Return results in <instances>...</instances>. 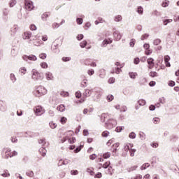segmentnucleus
Wrapping results in <instances>:
<instances>
[{
    "instance_id": "23",
    "label": "nucleus",
    "mask_w": 179,
    "mask_h": 179,
    "mask_svg": "<svg viewBox=\"0 0 179 179\" xmlns=\"http://www.w3.org/2000/svg\"><path fill=\"white\" fill-rule=\"evenodd\" d=\"M149 76L151 78H157V76H159V73H157L156 71H150Z\"/></svg>"
},
{
    "instance_id": "27",
    "label": "nucleus",
    "mask_w": 179,
    "mask_h": 179,
    "mask_svg": "<svg viewBox=\"0 0 179 179\" xmlns=\"http://www.w3.org/2000/svg\"><path fill=\"white\" fill-rule=\"evenodd\" d=\"M171 22H173L172 19H167V20H163V23H164V26H167V24H169V23H171Z\"/></svg>"
},
{
    "instance_id": "13",
    "label": "nucleus",
    "mask_w": 179,
    "mask_h": 179,
    "mask_svg": "<svg viewBox=\"0 0 179 179\" xmlns=\"http://www.w3.org/2000/svg\"><path fill=\"white\" fill-rule=\"evenodd\" d=\"M113 43V39H105L101 44V47H107L108 44H111Z\"/></svg>"
},
{
    "instance_id": "22",
    "label": "nucleus",
    "mask_w": 179,
    "mask_h": 179,
    "mask_svg": "<svg viewBox=\"0 0 179 179\" xmlns=\"http://www.w3.org/2000/svg\"><path fill=\"white\" fill-rule=\"evenodd\" d=\"M129 76L131 78V79H136V77L138 76L137 73L130 72L129 73Z\"/></svg>"
},
{
    "instance_id": "59",
    "label": "nucleus",
    "mask_w": 179,
    "mask_h": 179,
    "mask_svg": "<svg viewBox=\"0 0 179 179\" xmlns=\"http://www.w3.org/2000/svg\"><path fill=\"white\" fill-rule=\"evenodd\" d=\"M149 166H150L149 164H144L142 166H141V170H146L147 167H149Z\"/></svg>"
},
{
    "instance_id": "43",
    "label": "nucleus",
    "mask_w": 179,
    "mask_h": 179,
    "mask_svg": "<svg viewBox=\"0 0 179 179\" xmlns=\"http://www.w3.org/2000/svg\"><path fill=\"white\" fill-rule=\"evenodd\" d=\"M139 106H145V104H146V101L143 100V99H140L138 101Z\"/></svg>"
},
{
    "instance_id": "24",
    "label": "nucleus",
    "mask_w": 179,
    "mask_h": 179,
    "mask_svg": "<svg viewBox=\"0 0 179 179\" xmlns=\"http://www.w3.org/2000/svg\"><path fill=\"white\" fill-rule=\"evenodd\" d=\"M80 87H83V88L87 87V80H83L81 82Z\"/></svg>"
},
{
    "instance_id": "57",
    "label": "nucleus",
    "mask_w": 179,
    "mask_h": 179,
    "mask_svg": "<svg viewBox=\"0 0 179 179\" xmlns=\"http://www.w3.org/2000/svg\"><path fill=\"white\" fill-rule=\"evenodd\" d=\"M76 22L78 24H82L83 23V19L82 18H77Z\"/></svg>"
},
{
    "instance_id": "18",
    "label": "nucleus",
    "mask_w": 179,
    "mask_h": 179,
    "mask_svg": "<svg viewBox=\"0 0 179 179\" xmlns=\"http://www.w3.org/2000/svg\"><path fill=\"white\" fill-rule=\"evenodd\" d=\"M30 37H31V32L27 31V32L24 33V34H23L24 40H29V38H30Z\"/></svg>"
},
{
    "instance_id": "61",
    "label": "nucleus",
    "mask_w": 179,
    "mask_h": 179,
    "mask_svg": "<svg viewBox=\"0 0 179 179\" xmlns=\"http://www.w3.org/2000/svg\"><path fill=\"white\" fill-rule=\"evenodd\" d=\"M38 143H40V145H42L43 146H44V145H45V139L39 140Z\"/></svg>"
},
{
    "instance_id": "9",
    "label": "nucleus",
    "mask_w": 179,
    "mask_h": 179,
    "mask_svg": "<svg viewBox=\"0 0 179 179\" xmlns=\"http://www.w3.org/2000/svg\"><path fill=\"white\" fill-rule=\"evenodd\" d=\"M67 139L69 140V142L70 143H75V142H76V138L75 137L69 138V137L66 136L63 139H62V143H64V142H66Z\"/></svg>"
},
{
    "instance_id": "35",
    "label": "nucleus",
    "mask_w": 179,
    "mask_h": 179,
    "mask_svg": "<svg viewBox=\"0 0 179 179\" xmlns=\"http://www.w3.org/2000/svg\"><path fill=\"white\" fill-rule=\"evenodd\" d=\"M60 95L62 96V97H68V96H69V93L62 91L60 92Z\"/></svg>"
},
{
    "instance_id": "17",
    "label": "nucleus",
    "mask_w": 179,
    "mask_h": 179,
    "mask_svg": "<svg viewBox=\"0 0 179 179\" xmlns=\"http://www.w3.org/2000/svg\"><path fill=\"white\" fill-rule=\"evenodd\" d=\"M107 118H108V115L106 113H102L100 115L101 122H106V120H107Z\"/></svg>"
},
{
    "instance_id": "42",
    "label": "nucleus",
    "mask_w": 179,
    "mask_h": 179,
    "mask_svg": "<svg viewBox=\"0 0 179 179\" xmlns=\"http://www.w3.org/2000/svg\"><path fill=\"white\" fill-rule=\"evenodd\" d=\"M75 95L77 99H80V97H82V92H80V91H77Z\"/></svg>"
},
{
    "instance_id": "28",
    "label": "nucleus",
    "mask_w": 179,
    "mask_h": 179,
    "mask_svg": "<svg viewBox=\"0 0 179 179\" xmlns=\"http://www.w3.org/2000/svg\"><path fill=\"white\" fill-rule=\"evenodd\" d=\"M49 125L52 129H55V128H57V123H54V122H50Z\"/></svg>"
},
{
    "instance_id": "20",
    "label": "nucleus",
    "mask_w": 179,
    "mask_h": 179,
    "mask_svg": "<svg viewBox=\"0 0 179 179\" xmlns=\"http://www.w3.org/2000/svg\"><path fill=\"white\" fill-rule=\"evenodd\" d=\"M57 110L60 111V113H64L65 111V106L62 104L57 107Z\"/></svg>"
},
{
    "instance_id": "10",
    "label": "nucleus",
    "mask_w": 179,
    "mask_h": 179,
    "mask_svg": "<svg viewBox=\"0 0 179 179\" xmlns=\"http://www.w3.org/2000/svg\"><path fill=\"white\" fill-rule=\"evenodd\" d=\"M92 93H93V90L85 89L83 96H84V97H90V96H92Z\"/></svg>"
},
{
    "instance_id": "58",
    "label": "nucleus",
    "mask_w": 179,
    "mask_h": 179,
    "mask_svg": "<svg viewBox=\"0 0 179 179\" xmlns=\"http://www.w3.org/2000/svg\"><path fill=\"white\" fill-rule=\"evenodd\" d=\"M71 174L72 176H76V175L79 174V171H78L77 170H73L71 171Z\"/></svg>"
},
{
    "instance_id": "16",
    "label": "nucleus",
    "mask_w": 179,
    "mask_h": 179,
    "mask_svg": "<svg viewBox=\"0 0 179 179\" xmlns=\"http://www.w3.org/2000/svg\"><path fill=\"white\" fill-rule=\"evenodd\" d=\"M45 77L47 80H52V79H54V76H52V73L50 71H48L45 73Z\"/></svg>"
},
{
    "instance_id": "53",
    "label": "nucleus",
    "mask_w": 179,
    "mask_h": 179,
    "mask_svg": "<svg viewBox=\"0 0 179 179\" xmlns=\"http://www.w3.org/2000/svg\"><path fill=\"white\" fill-rule=\"evenodd\" d=\"M41 68H43L44 69H46V68H48V64H47L46 62H42L41 64Z\"/></svg>"
},
{
    "instance_id": "56",
    "label": "nucleus",
    "mask_w": 179,
    "mask_h": 179,
    "mask_svg": "<svg viewBox=\"0 0 179 179\" xmlns=\"http://www.w3.org/2000/svg\"><path fill=\"white\" fill-rule=\"evenodd\" d=\"M127 110V106H123L120 108V113H125Z\"/></svg>"
},
{
    "instance_id": "41",
    "label": "nucleus",
    "mask_w": 179,
    "mask_h": 179,
    "mask_svg": "<svg viewBox=\"0 0 179 179\" xmlns=\"http://www.w3.org/2000/svg\"><path fill=\"white\" fill-rule=\"evenodd\" d=\"M137 12L138 13H139L140 15H142L143 13V8H142V6H139L137 8Z\"/></svg>"
},
{
    "instance_id": "29",
    "label": "nucleus",
    "mask_w": 179,
    "mask_h": 179,
    "mask_svg": "<svg viewBox=\"0 0 179 179\" xmlns=\"http://www.w3.org/2000/svg\"><path fill=\"white\" fill-rule=\"evenodd\" d=\"M110 164H111V162H110V161H108L102 165V167L103 169H108V167H110Z\"/></svg>"
},
{
    "instance_id": "5",
    "label": "nucleus",
    "mask_w": 179,
    "mask_h": 179,
    "mask_svg": "<svg viewBox=\"0 0 179 179\" xmlns=\"http://www.w3.org/2000/svg\"><path fill=\"white\" fill-rule=\"evenodd\" d=\"M25 9L27 10H33L34 9V6L33 5V1L30 0H25Z\"/></svg>"
},
{
    "instance_id": "7",
    "label": "nucleus",
    "mask_w": 179,
    "mask_h": 179,
    "mask_svg": "<svg viewBox=\"0 0 179 179\" xmlns=\"http://www.w3.org/2000/svg\"><path fill=\"white\" fill-rule=\"evenodd\" d=\"M147 62L148 64L149 69H153V68H155V59H153V58H148Z\"/></svg>"
},
{
    "instance_id": "34",
    "label": "nucleus",
    "mask_w": 179,
    "mask_h": 179,
    "mask_svg": "<svg viewBox=\"0 0 179 179\" xmlns=\"http://www.w3.org/2000/svg\"><path fill=\"white\" fill-rule=\"evenodd\" d=\"M160 43H162V40H160L159 38L155 39L153 41L154 45H159V44H160Z\"/></svg>"
},
{
    "instance_id": "14",
    "label": "nucleus",
    "mask_w": 179,
    "mask_h": 179,
    "mask_svg": "<svg viewBox=\"0 0 179 179\" xmlns=\"http://www.w3.org/2000/svg\"><path fill=\"white\" fill-rule=\"evenodd\" d=\"M169 61H170V56L166 55L164 57V62H165V65H166V66H167V68H170V66H171V65L170 64V62H169Z\"/></svg>"
},
{
    "instance_id": "64",
    "label": "nucleus",
    "mask_w": 179,
    "mask_h": 179,
    "mask_svg": "<svg viewBox=\"0 0 179 179\" xmlns=\"http://www.w3.org/2000/svg\"><path fill=\"white\" fill-rule=\"evenodd\" d=\"M131 179H142V176L141 175H137L134 178H131Z\"/></svg>"
},
{
    "instance_id": "50",
    "label": "nucleus",
    "mask_w": 179,
    "mask_h": 179,
    "mask_svg": "<svg viewBox=\"0 0 179 179\" xmlns=\"http://www.w3.org/2000/svg\"><path fill=\"white\" fill-rule=\"evenodd\" d=\"M129 137L131 138V139H135V138H136V134L134 132H131L129 134Z\"/></svg>"
},
{
    "instance_id": "37",
    "label": "nucleus",
    "mask_w": 179,
    "mask_h": 179,
    "mask_svg": "<svg viewBox=\"0 0 179 179\" xmlns=\"http://www.w3.org/2000/svg\"><path fill=\"white\" fill-rule=\"evenodd\" d=\"M152 122H153V124H159L160 119L159 117H154L152 119Z\"/></svg>"
},
{
    "instance_id": "1",
    "label": "nucleus",
    "mask_w": 179,
    "mask_h": 179,
    "mask_svg": "<svg viewBox=\"0 0 179 179\" xmlns=\"http://www.w3.org/2000/svg\"><path fill=\"white\" fill-rule=\"evenodd\" d=\"M33 93L36 97H41V96L47 94V90L43 86H39L34 90Z\"/></svg>"
},
{
    "instance_id": "8",
    "label": "nucleus",
    "mask_w": 179,
    "mask_h": 179,
    "mask_svg": "<svg viewBox=\"0 0 179 179\" xmlns=\"http://www.w3.org/2000/svg\"><path fill=\"white\" fill-rule=\"evenodd\" d=\"M113 37L116 41H120V40H121V38L122 37V35H121L120 31H115L113 32Z\"/></svg>"
},
{
    "instance_id": "40",
    "label": "nucleus",
    "mask_w": 179,
    "mask_h": 179,
    "mask_svg": "<svg viewBox=\"0 0 179 179\" xmlns=\"http://www.w3.org/2000/svg\"><path fill=\"white\" fill-rule=\"evenodd\" d=\"M48 16H50V13H43L42 15L43 20H45V19H47V17H48Z\"/></svg>"
},
{
    "instance_id": "39",
    "label": "nucleus",
    "mask_w": 179,
    "mask_h": 179,
    "mask_svg": "<svg viewBox=\"0 0 179 179\" xmlns=\"http://www.w3.org/2000/svg\"><path fill=\"white\" fill-rule=\"evenodd\" d=\"M108 135H110V132L108 131H104L102 132V136L103 138H107V136H108Z\"/></svg>"
},
{
    "instance_id": "33",
    "label": "nucleus",
    "mask_w": 179,
    "mask_h": 179,
    "mask_svg": "<svg viewBox=\"0 0 179 179\" xmlns=\"http://www.w3.org/2000/svg\"><path fill=\"white\" fill-rule=\"evenodd\" d=\"M10 80H12L13 83H15V82L16 80V76H15V74L11 73L10 75Z\"/></svg>"
},
{
    "instance_id": "6",
    "label": "nucleus",
    "mask_w": 179,
    "mask_h": 179,
    "mask_svg": "<svg viewBox=\"0 0 179 179\" xmlns=\"http://www.w3.org/2000/svg\"><path fill=\"white\" fill-rule=\"evenodd\" d=\"M22 59H24V61H37V57H36V55H30L29 56L27 55H24L22 56Z\"/></svg>"
},
{
    "instance_id": "63",
    "label": "nucleus",
    "mask_w": 179,
    "mask_h": 179,
    "mask_svg": "<svg viewBox=\"0 0 179 179\" xmlns=\"http://www.w3.org/2000/svg\"><path fill=\"white\" fill-rule=\"evenodd\" d=\"M115 83V78H109V80H108V83Z\"/></svg>"
},
{
    "instance_id": "25",
    "label": "nucleus",
    "mask_w": 179,
    "mask_h": 179,
    "mask_svg": "<svg viewBox=\"0 0 179 179\" xmlns=\"http://www.w3.org/2000/svg\"><path fill=\"white\" fill-rule=\"evenodd\" d=\"M111 157V152H105L103 155V159H110V157Z\"/></svg>"
},
{
    "instance_id": "4",
    "label": "nucleus",
    "mask_w": 179,
    "mask_h": 179,
    "mask_svg": "<svg viewBox=\"0 0 179 179\" xmlns=\"http://www.w3.org/2000/svg\"><path fill=\"white\" fill-rule=\"evenodd\" d=\"M34 111L35 113V115H37V116L43 115V114L45 113V110L40 106H36L34 108Z\"/></svg>"
},
{
    "instance_id": "2",
    "label": "nucleus",
    "mask_w": 179,
    "mask_h": 179,
    "mask_svg": "<svg viewBox=\"0 0 179 179\" xmlns=\"http://www.w3.org/2000/svg\"><path fill=\"white\" fill-rule=\"evenodd\" d=\"M31 78L34 80H43L44 79V76L42 73L38 72V71L36 69H33L31 71Z\"/></svg>"
},
{
    "instance_id": "45",
    "label": "nucleus",
    "mask_w": 179,
    "mask_h": 179,
    "mask_svg": "<svg viewBox=\"0 0 179 179\" xmlns=\"http://www.w3.org/2000/svg\"><path fill=\"white\" fill-rule=\"evenodd\" d=\"M169 3H170V1H164L162 3L163 8H167V6H169Z\"/></svg>"
},
{
    "instance_id": "32",
    "label": "nucleus",
    "mask_w": 179,
    "mask_h": 179,
    "mask_svg": "<svg viewBox=\"0 0 179 179\" xmlns=\"http://www.w3.org/2000/svg\"><path fill=\"white\" fill-rule=\"evenodd\" d=\"M66 121H68V119L65 117H62L61 119H60V122L62 124H66Z\"/></svg>"
},
{
    "instance_id": "11",
    "label": "nucleus",
    "mask_w": 179,
    "mask_h": 179,
    "mask_svg": "<svg viewBox=\"0 0 179 179\" xmlns=\"http://www.w3.org/2000/svg\"><path fill=\"white\" fill-rule=\"evenodd\" d=\"M129 146H131V148H132L134 145H132V144H124V150L125 152L124 156H127L129 150V152L131 151V148H130Z\"/></svg>"
},
{
    "instance_id": "49",
    "label": "nucleus",
    "mask_w": 179,
    "mask_h": 179,
    "mask_svg": "<svg viewBox=\"0 0 179 179\" xmlns=\"http://www.w3.org/2000/svg\"><path fill=\"white\" fill-rule=\"evenodd\" d=\"M148 37H149V34H145L143 36H141V40H142V41L146 40V39H148Z\"/></svg>"
},
{
    "instance_id": "51",
    "label": "nucleus",
    "mask_w": 179,
    "mask_h": 179,
    "mask_svg": "<svg viewBox=\"0 0 179 179\" xmlns=\"http://www.w3.org/2000/svg\"><path fill=\"white\" fill-rule=\"evenodd\" d=\"M125 127H117L115 129L116 132H121V131H122V129H124Z\"/></svg>"
},
{
    "instance_id": "26",
    "label": "nucleus",
    "mask_w": 179,
    "mask_h": 179,
    "mask_svg": "<svg viewBox=\"0 0 179 179\" xmlns=\"http://www.w3.org/2000/svg\"><path fill=\"white\" fill-rule=\"evenodd\" d=\"M16 3H17V1H16V0H10L9 3L10 8H13L15 5H16Z\"/></svg>"
},
{
    "instance_id": "15",
    "label": "nucleus",
    "mask_w": 179,
    "mask_h": 179,
    "mask_svg": "<svg viewBox=\"0 0 179 179\" xmlns=\"http://www.w3.org/2000/svg\"><path fill=\"white\" fill-rule=\"evenodd\" d=\"M5 155V159H9V157H13L12 151L9 148H7Z\"/></svg>"
},
{
    "instance_id": "38",
    "label": "nucleus",
    "mask_w": 179,
    "mask_h": 179,
    "mask_svg": "<svg viewBox=\"0 0 179 179\" xmlns=\"http://www.w3.org/2000/svg\"><path fill=\"white\" fill-rule=\"evenodd\" d=\"M20 72H21V73H23V75H26V72H27V69H26V67H22L20 69Z\"/></svg>"
},
{
    "instance_id": "46",
    "label": "nucleus",
    "mask_w": 179,
    "mask_h": 179,
    "mask_svg": "<svg viewBox=\"0 0 179 179\" xmlns=\"http://www.w3.org/2000/svg\"><path fill=\"white\" fill-rule=\"evenodd\" d=\"M59 26H61V24L57 23V22H54L52 24V29H58V27H59Z\"/></svg>"
},
{
    "instance_id": "12",
    "label": "nucleus",
    "mask_w": 179,
    "mask_h": 179,
    "mask_svg": "<svg viewBox=\"0 0 179 179\" xmlns=\"http://www.w3.org/2000/svg\"><path fill=\"white\" fill-rule=\"evenodd\" d=\"M120 146V143H116L113 145V156H117V152L118 151V149H117Z\"/></svg>"
},
{
    "instance_id": "62",
    "label": "nucleus",
    "mask_w": 179,
    "mask_h": 179,
    "mask_svg": "<svg viewBox=\"0 0 179 179\" xmlns=\"http://www.w3.org/2000/svg\"><path fill=\"white\" fill-rule=\"evenodd\" d=\"M97 157V155L96 154H92V155L90 156V160H94Z\"/></svg>"
},
{
    "instance_id": "48",
    "label": "nucleus",
    "mask_w": 179,
    "mask_h": 179,
    "mask_svg": "<svg viewBox=\"0 0 179 179\" xmlns=\"http://www.w3.org/2000/svg\"><path fill=\"white\" fill-rule=\"evenodd\" d=\"M39 58H41V59H45V58H47V54H45V53L40 54Z\"/></svg>"
},
{
    "instance_id": "47",
    "label": "nucleus",
    "mask_w": 179,
    "mask_h": 179,
    "mask_svg": "<svg viewBox=\"0 0 179 179\" xmlns=\"http://www.w3.org/2000/svg\"><path fill=\"white\" fill-rule=\"evenodd\" d=\"M122 20V17L121 15H117L115 17V22H121Z\"/></svg>"
},
{
    "instance_id": "21",
    "label": "nucleus",
    "mask_w": 179,
    "mask_h": 179,
    "mask_svg": "<svg viewBox=\"0 0 179 179\" xmlns=\"http://www.w3.org/2000/svg\"><path fill=\"white\" fill-rule=\"evenodd\" d=\"M100 73H99V78H104L106 76V70L104 69H101L99 71Z\"/></svg>"
},
{
    "instance_id": "55",
    "label": "nucleus",
    "mask_w": 179,
    "mask_h": 179,
    "mask_svg": "<svg viewBox=\"0 0 179 179\" xmlns=\"http://www.w3.org/2000/svg\"><path fill=\"white\" fill-rule=\"evenodd\" d=\"M135 43H136L135 39H134V38L131 39V41L129 43L130 47H134Z\"/></svg>"
},
{
    "instance_id": "30",
    "label": "nucleus",
    "mask_w": 179,
    "mask_h": 179,
    "mask_svg": "<svg viewBox=\"0 0 179 179\" xmlns=\"http://www.w3.org/2000/svg\"><path fill=\"white\" fill-rule=\"evenodd\" d=\"M87 73L89 75V76H92L94 75V70L93 69H90L87 71Z\"/></svg>"
},
{
    "instance_id": "36",
    "label": "nucleus",
    "mask_w": 179,
    "mask_h": 179,
    "mask_svg": "<svg viewBox=\"0 0 179 179\" xmlns=\"http://www.w3.org/2000/svg\"><path fill=\"white\" fill-rule=\"evenodd\" d=\"M87 45V42L86 41H83L80 43V47H81V48H85Z\"/></svg>"
},
{
    "instance_id": "54",
    "label": "nucleus",
    "mask_w": 179,
    "mask_h": 179,
    "mask_svg": "<svg viewBox=\"0 0 179 179\" xmlns=\"http://www.w3.org/2000/svg\"><path fill=\"white\" fill-rule=\"evenodd\" d=\"M130 156H131V157H134V156H135V152H136V149H131L130 150Z\"/></svg>"
},
{
    "instance_id": "52",
    "label": "nucleus",
    "mask_w": 179,
    "mask_h": 179,
    "mask_svg": "<svg viewBox=\"0 0 179 179\" xmlns=\"http://www.w3.org/2000/svg\"><path fill=\"white\" fill-rule=\"evenodd\" d=\"M62 60L64 62H68V61H71V57H62Z\"/></svg>"
},
{
    "instance_id": "60",
    "label": "nucleus",
    "mask_w": 179,
    "mask_h": 179,
    "mask_svg": "<svg viewBox=\"0 0 179 179\" xmlns=\"http://www.w3.org/2000/svg\"><path fill=\"white\" fill-rule=\"evenodd\" d=\"M107 100L109 101H113V100H114V96L113 95H108L107 96Z\"/></svg>"
},
{
    "instance_id": "31",
    "label": "nucleus",
    "mask_w": 179,
    "mask_h": 179,
    "mask_svg": "<svg viewBox=\"0 0 179 179\" xmlns=\"http://www.w3.org/2000/svg\"><path fill=\"white\" fill-rule=\"evenodd\" d=\"M136 169H138V166H131V167L127 169V171H128V173H131V171H134Z\"/></svg>"
},
{
    "instance_id": "3",
    "label": "nucleus",
    "mask_w": 179,
    "mask_h": 179,
    "mask_svg": "<svg viewBox=\"0 0 179 179\" xmlns=\"http://www.w3.org/2000/svg\"><path fill=\"white\" fill-rule=\"evenodd\" d=\"M115 127H117V120L115 119H108L105 123V127L106 129H113V128H115Z\"/></svg>"
},
{
    "instance_id": "19",
    "label": "nucleus",
    "mask_w": 179,
    "mask_h": 179,
    "mask_svg": "<svg viewBox=\"0 0 179 179\" xmlns=\"http://www.w3.org/2000/svg\"><path fill=\"white\" fill-rule=\"evenodd\" d=\"M39 153L41 155V156L44 157L45 155H47V150H45V148L42 147L39 149Z\"/></svg>"
},
{
    "instance_id": "44",
    "label": "nucleus",
    "mask_w": 179,
    "mask_h": 179,
    "mask_svg": "<svg viewBox=\"0 0 179 179\" xmlns=\"http://www.w3.org/2000/svg\"><path fill=\"white\" fill-rule=\"evenodd\" d=\"M26 174L28 177H34V173L33 172V171H29L27 172Z\"/></svg>"
}]
</instances>
